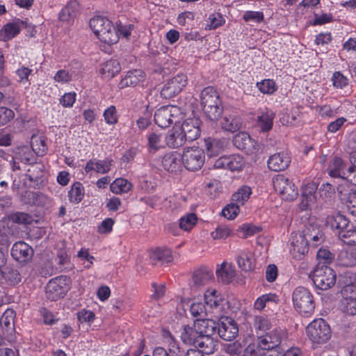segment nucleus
Listing matches in <instances>:
<instances>
[{
  "instance_id": "obj_35",
  "label": "nucleus",
  "mask_w": 356,
  "mask_h": 356,
  "mask_svg": "<svg viewBox=\"0 0 356 356\" xmlns=\"http://www.w3.org/2000/svg\"><path fill=\"white\" fill-rule=\"evenodd\" d=\"M206 149L209 156H216L223 152L227 141L223 138H211L205 140Z\"/></svg>"
},
{
  "instance_id": "obj_18",
  "label": "nucleus",
  "mask_w": 356,
  "mask_h": 356,
  "mask_svg": "<svg viewBox=\"0 0 356 356\" xmlns=\"http://www.w3.org/2000/svg\"><path fill=\"white\" fill-rule=\"evenodd\" d=\"M200 121L197 118H188L179 128L186 141L191 142L196 140L200 135Z\"/></svg>"
},
{
  "instance_id": "obj_20",
  "label": "nucleus",
  "mask_w": 356,
  "mask_h": 356,
  "mask_svg": "<svg viewBox=\"0 0 356 356\" xmlns=\"http://www.w3.org/2000/svg\"><path fill=\"white\" fill-rule=\"evenodd\" d=\"M13 258L19 262L30 261L33 255V248L24 241L15 243L11 249Z\"/></svg>"
},
{
  "instance_id": "obj_26",
  "label": "nucleus",
  "mask_w": 356,
  "mask_h": 356,
  "mask_svg": "<svg viewBox=\"0 0 356 356\" xmlns=\"http://www.w3.org/2000/svg\"><path fill=\"white\" fill-rule=\"evenodd\" d=\"M164 139L165 145L172 149L179 148L186 143L179 128L168 131Z\"/></svg>"
},
{
  "instance_id": "obj_59",
  "label": "nucleus",
  "mask_w": 356,
  "mask_h": 356,
  "mask_svg": "<svg viewBox=\"0 0 356 356\" xmlns=\"http://www.w3.org/2000/svg\"><path fill=\"white\" fill-rule=\"evenodd\" d=\"M317 259L319 261V264L323 263L322 265H326L330 264L334 260V255L328 250L320 249L317 252Z\"/></svg>"
},
{
  "instance_id": "obj_7",
  "label": "nucleus",
  "mask_w": 356,
  "mask_h": 356,
  "mask_svg": "<svg viewBox=\"0 0 356 356\" xmlns=\"http://www.w3.org/2000/svg\"><path fill=\"white\" fill-rule=\"evenodd\" d=\"M273 186L281 197L286 201H293L298 197V189L287 177L278 175L273 178Z\"/></svg>"
},
{
  "instance_id": "obj_34",
  "label": "nucleus",
  "mask_w": 356,
  "mask_h": 356,
  "mask_svg": "<svg viewBox=\"0 0 356 356\" xmlns=\"http://www.w3.org/2000/svg\"><path fill=\"white\" fill-rule=\"evenodd\" d=\"M213 278L212 270L208 267H201L196 270L193 275V282L197 286L209 283Z\"/></svg>"
},
{
  "instance_id": "obj_40",
  "label": "nucleus",
  "mask_w": 356,
  "mask_h": 356,
  "mask_svg": "<svg viewBox=\"0 0 356 356\" xmlns=\"http://www.w3.org/2000/svg\"><path fill=\"white\" fill-rule=\"evenodd\" d=\"M15 312L13 309H7L0 319L2 329L7 333L11 334L14 330Z\"/></svg>"
},
{
  "instance_id": "obj_58",
  "label": "nucleus",
  "mask_w": 356,
  "mask_h": 356,
  "mask_svg": "<svg viewBox=\"0 0 356 356\" xmlns=\"http://www.w3.org/2000/svg\"><path fill=\"white\" fill-rule=\"evenodd\" d=\"M239 207L236 203H231L222 209V215L229 220H232L238 213Z\"/></svg>"
},
{
  "instance_id": "obj_6",
  "label": "nucleus",
  "mask_w": 356,
  "mask_h": 356,
  "mask_svg": "<svg viewBox=\"0 0 356 356\" xmlns=\"http://www.w3.org/2000/svg\"><path fill=\"white\" fill-rule=\"evenodd\" d=\"M312 281L316 288L327 290L335 284L336 274L330 267L318 264L312 273Z\"/></svg>"
},
{
  "instance_id": "obj_54",
  "label": "nucleus",
  "mask_w": 356,
  "mask_h": 356,
  "mask_svg": "<svg viewBox=\"0 0 356 356\" xmlns=\"http://www.w3.org/2000/svg\"><path fill=\"white\" fill-rule=\"evenodd\" d=\"M105 122L108 124H115L118 121V116L115 106H110L104 112Z\"/></svg>"
},
{
  "instance_id": "obj_55",
  "label": "nucleus",
  "mask_w": 356,
  "mask_h": 356,
  "mask_svg": "<svg viewBox=\"0 0 356 356\" xmlns=\"http://www.w3.org/2000/svg\"><path fill=\"white\" fill-rule=\"evenodd\" d=\"M33 149L31 150L29 148L26 147L22 150L21 152H19V159L21 162L32 165L35 163V156L34 155V153L33 152Z\"/></svg>"
},
{
  "instance_id": "obj_41",
  "label": "nucleus",
  "mask_w": 356,
  "mask_h": 356,
  "mask_svg": "<svg viewBox=\"0 0 356 356\" xmlns=\"http://www.w3.org/2000/svg\"><path fill=\"white\" fill-rule=\"evenodd\" d=\"M354 295L343 296L341 300V309L348 315H356V298Z\"/></svg>"
},
{
  "instance_id": "obj_17",
  "label": "nucleus",
  "mask_w": 356,
  "mask_h": 356,
  "mask_svg": "<svg viewBox=\"0 0 356 356\" xmlns=\"http://www.w3.org/2000/svg\"><path fill=\"white\" fill-rule=\"evenodd\" d=\"M309 243L304 235L296 233L292 235L291 239L290 253L296 259H300L309 250Z\"/></svg>"
},
{
  "instance_id": "obj_50",
  "label": "nucleus",
  "mask_w": 356,
  "mask_h": 356,
  "mask_svg": "<svg viewBox=\"0 0 356 356\" xmlns=\"http://www.w3.org/2000/svg\"><path fill=\"white\" fill-rule=\"evenodd\" d=\"M257 87L264 94L272 95L277 90V86L273 79H264L258 82Z\"/></svg>"
},
{
  "instance_id": "obj_16",
  "label": "nucleus",
  "mask_w": 356,
  "mask_h": 356,
  "mask_svg": "<svg viewBox=\"0 0 356 356\" xmlns=\"http://www.w3.org/2000/svg\"><path fill=\"white\" fill-rule=\"evenodd\" d=\"M245 161L239 154L223 156L218 159L214 163L216 168L228 169L231 171H239L245 165Z\"/></svg>"
},
{
  "instance_id": "obj_38",
  "label": "nucleus",
  "mask_w": 356,
  "mask_h": 356,
  "mask_svg": "<svg viewBox=\"0 0 356 356\" xmlns=\"http://www.w3.org/2000/svg\"><path fill=\"white\" fill-rule=\"evenodd\" d=\"M254 257L252 253L248 250H241L237 256V263L243 270L250 271L254 268Z\"/></svg>"
},
{
  "instance_id": "obj_2",
  "label": "nucleus",
  "mask_w": 356,
  "mask_h": 356,
  "mask_svg": "<svg viewBox=\"0 0 356 356\" xmlns=\"http://www.w3.org/2000/svg\"><path fill=\"white\" fill-rule=\"evenodd\" d=\"M90 27L103 42L112 44L118 40V32L113 23L106 17L97 16L90 20Z\"/></svg>"
},
{
  "instance_id": "obj_31",
  "label": "nucleus",
  "mask_w": 356,
  "mask_h": 356,
  "mask_svg": "<svg viewBox=\"0 0 356 356\" xmlns=\"http://www.w3.org/2000/svg\"><path fill=\"white\" fill-rule=\"evenodd\" d=\"M316 188L317 187L314 183H308L302 188L301 202L302 209H307L315 204Z\"/></svg>"
},
{
  "instance_id": "obj_28",
  "label": "nucleus",
  "mask_w": 356,
  "mask_h": 356,
  "mask_svg": "<svg viewBox=\"0 0 356 356\" xmlns=\"http://www.w3.org/2000/svg\"><path fill=\"white\" fill-rule=\"evenodd\" d=\"M339 265L346 267L356 266V247H350L341 250L337 256Z\"/></svg>"
},
{
  "instance_id": "obj_25",
  "label": "nucleus",
  "mask_w": 356,
  "mask_h": 356,
  "mask_svg": "<svg viewBox=\"0 0 356 356\" xmlns=\"http://www.w3.org/2000/svg\"><path fill=\"white\" fill-rule=\"evenodd\" d=\"M181 156L176 152L165 154L162 159V166L166 171L176 172L181 168Z\"/></svg>"
},
{
  "instance_id": "obj_37",
  "label": "nucleus",
  "mask_w": 356,
  "mask_h": 356,
  "mask_svg": "<svg viewBox=\"0 0 356 356\" xmlns=\"http://www.w3.org/2000/svg\"><path fill=\"white\" fill-rule=\"evenodd\" d=\"M342 296L356 295V274L347 272L343 277Z\"/></svg>"
},
{
  "instance_id": "obj_32",
  "label": "nucleus",
  "mask_w": 356,
  "mask_h": 356,
  "mask_svg": "<svg viewBox=\"0 0 356 356\" xmlns=\"http://www.w3.org/2000/svg\"><path fill=\"white\" fill-rule=\"evenodd\" d=\"M165 136L161 133L151 132L147 135V149L149 153L155 154L165 146Z\"/></svg>"
},
{
  "instance_id": "obj_62",
  "label": "nucleus",
  "mask_w": 356,
  "mask_h": 356,
  "mask_svg": "<svg viewBox=\"0 0 356 356\" xmlns=\"http://www.w3.org/2000/svg\"><path fill=\"white\" fill-rule=\"evenodd\" d=\"M231 232L232 230L228 227L220 225L211 232V236L213 239L225 238L230 235Z\"/></svg>"
},
{
  "instance_id": "obj_51",
  "label": "nucleus",
  "mask_w": 356,
  "mask_h": 356,
  "mask_svg": "<svg viewBox=\"0 0 356 356\" xmlns=\"http://www.w3.org/2000/svg\"><path fill=\"white\" fill-rule=\"evenodd\" d=\"M243 350V346L238 341L224 346V350L230 356H240Z\"/></svg>"
},
{
  "instance_id": "obj_64",
  "label": "nucleus",
  "mask_w": 356,
  "mask_h": 356,
  "mask_svg": "<svg viewBox=\"0 0 356 356\" xmlns=\"http://www.w3.org/2000/svg\"><path fill=\"white\" fill-rule=\"evenodd\" d=\"M346 208L351 216L356 217V191L349 194L346 202Z\"/></svg>"
},
{
  "instance_id": "obj_23",
  "label": "nucleus",
  "mask_w": 356,
  "mask_h": 356,
  "mask_svg": "<svg viewBox=\"0 0 356 356\" xmlns=\"http://www.w3.org/2000/svg\"><path fill=\"white\" fill-rule=\"evenodd\" d=\"M197 332V335H212L218 329V325L213 320L197 319L195 321L194 327H188Z\"/></svg>"
},
{
  "instance_id": "obj_1",
  "label": "nucleus",
  "mask_w": 356,
  "mask_h": 356,
  "mask_svg": "<svg viewBox=\"0 0 356 356\" xmlns=\"http://www.w3.org/2000/svg\"><path fill=\"white\" fill-rule=\"evenodd\" d=\"M201 106L211 120H216L222 113V102L218 92L211 86L204 88L201 92Z\"/></svg>"
},
{
  "instance_id": "obj_56",
  "label": "nucleus",
  "mask_w": 356,
  "mask_h": 356,
  "mask_svg": "<svg viewBox=\"0 0 356 356\" xmlns=\"http://www.w3.org/2000/svg\"><path fill=\"white\" fill-rule=\"evenodd\" d=\"M264 348L260 347L259 341L257 344H249L244 350L243 356H264Z\"/></svg>"
},
{
  "instance_id": "obj_60",
  "label": "nucleus",
  "mask_w": 356,
  "mask_h": 356,
  "mask_svg": "<svg viewBox=\"0 0 356 356\" xmlns=\"http://www.w3.org/2000/svg\"><path fill=\"white\" fill-rule=\"evenodd\" d=\"M191 312L193 316H203L210 312L205 305L202 302H193L191 305Z\"/></svg>"
},
{
  "instance_id": "obj_45",
  "label": "nucleus",
  "mask_w": 356,
  "mask_h": 356,
  "mask_svg": "<svg viewBox=\"0 0 356 356\" xmlns=\"http://www.w3.org/2000/svg\"><path fill=\"white\" fill-rule=\"evenodd\" d=\"M280 301L275 293H267L259 297L254 302V309L261 311L269 303L277 304Z\"/></svg>"
},
{
  "instance_id": "obj_52",
  "label": "nucleus",
  "mask_w": 356,
  "mask_h": 356,
  "mask_svg": "<svg viewBox=\"0 0 356 356\" xmlns=\"http://www.w3.org/2000/svg\"><path fill=\"white\" fill-rule=\"evenodd\" d=\"M15 116V112L12 109L6 106H0V127L9 123Z\"/></svg>"
},
{
  "instance_id": "obj_63",
  "label": "nucleus",
  "mask_w": 356,
  "mask_h": 356,
  "mask_svg": "<svg viewBox=\"0 0 356 356\" xmlns=\"http://www.w3.org/2000/svg\"><path fill=\"white\" fill-rule=\"evenodd\" d=\"M73 74L66 70H58L54 76L56 82L67 83L72 79Z\"/></svg>"
},
{
  "instance_id": "obj_33",
  "label": "nucleus",
  "mask_w": 356,
  "mask_h": 356,
  "mask_svg": "<svg viewBox=\"0 0 356 356\" xmlns=\"http://www.w3.org/2000/svg\"><path fill=\"white\" fill-rule=\"evenodd\" d=\"M149 259L153 265H157L171 262L173 257L170 250L157 248L150 252Z\"/></svg>"
},
{
  "instance_id": "obj_19",
  "label": "nucleus",
  "mask_w": 356,
  "mask_h": 356,
  "mask_svg": "<svg viewBox=\"0 0 356 356\" xmlns=\"http://www.w3.org/2000/svg\"><path fill=\"white\" fill-rule=\"evenodd\" d=\"M349 222V220L339 213L330 215L326 218L327 226L335 231L341 239L342 238V232H346L350 226Z\"/></svg>"
},
{
  "instance_id": "obj_12",
  "label": "nucleus",
  "mask_w": 356,
  "mask_h": 356,
  "mask_svg": "<svg viewBox=\"0 0 356 356\" xmlns=\"http://www.w3.org/2000/svg\"><path fill=\"white\" fill-rule=\"evenodd\" d=\"M187 81V76L184 74H179L168 79L161 90V97L170 99L176 96L186 86Z\"/></svg>"
},
{
  "instance_id": "obj_57",
  "label": "nucleus",
  "mask_w": 356,
  "mask_h": 356,
  "mask_svg": "<svg viewBox=\"0 0 356 356\" xmlns=\"http://www.w3.org/2000/svg\"><path fill=\"white\" fill-rule=\"evenodd\" d=\"M332 85L336 88H343L348 83V79L343 76L340 72H335L332 77Z\"/></svg>"
},
{
  "instance_id": "obj_5",
  "label": "nucleus",
  "mask_w": 356,
  "mask_h": 356,
  "mask_svg": "<svg viewBox=\"0 0 356 356\" xmlns=\"http://www.w3.org/2000/svg\"><path fill=\"white\" fill-rule=\"evenodd\" d=\"M306 332L309 339L318 344L327 342L332 334L330 325L323 318L314 320L307 325Z\"/></svg>"
},
{
  "instance_id": "obj_24",
  "label": "nucleus",
  "mask_w": 356,
  "mask_h": 356,
  "mask_svg": "<svg viewBox=\"0 0 356 356\" xmlns=\"http://www.w3.org/2000/svg\"><path fill=\"white\" fill-rule=\"evenodd\" d=\"M290 162L291 159L288 154L277 153L270 156L268 161V166L271 170L278 172L286 169Z\"/></svg>"
},
{
  "instance_id": "obj_14",
  "label": "nucleus",
  "mask_w": 356,
  "mask_h": 356,
  "mask_svg": "<svg viewBox=\"0 0 356 356\" xmlns=\"http://www.w3.org/2000/svg\"><path fill=\"white\" fill-rule=\"evenodd\" d=\"M284 334L282 330L275 327L266 332L264 334L258 337L257 341L260 347H262L264 350H273L279 348V345Z\"/></svg>"
},
{
  "instance_id": "obj_30",
  "label": "nucleus",
  "mask_w": 356,
  "mask_h": 356,
  "mask_svg": "<svg viewBox=\"0 0 356 356\" xmlns=\"http://www.w3.org/2000/svg\"><path fill=\"white\" fill-rule=\"evenodd\" d=\"M121 70L120 63L117 60L111 59L103 63L99 67V74L104 79H111Z\"/></svg>"
},
{
  "instance_id": "obj_15",
  "label": "nucleus",
  "mask_w": 356,
  "mask_h": 356,
  "mask_svg": "<svg viewBox=\"0 0 356 356\" xmlns=\"http://www.w3.org/2000/svg\"><path fill=\"white\" fill-rule=\"evenodd\" d=\"M205 305L213 316L218 318L222 315L225 300L216 290H207L204 293Z\"/></svg>"
},
{
  "instance_id": "obj_11",
  "label": "nucleus",
  "mask_w": 356,
  "mask_h": 356,
  "mask_svg": "<svg viewBox=\"0 0 356 356\" xmlns=\"http://www.w3.org/2000/svg\"><path fill=\"white\" fill-rule=\"evenodd\" d=\"M204 152L196 148L186 149L181 156V162L184 167L191 171L200 170L204 163Z\"/></svg>"
},
{
  "instance_id": "obj_46",
  "label": "nucleus",
  "mask_w": 356,
  "mask_h": 356,
  "mask_svg": "<svg viewBox=\"0 0 356 356\" xmlns=\"http://www.w3.org/2000/svg\"><path fill=\"white\" fill-rule=\"evenodd\" d=\"M131 188L132 184L123 178L116 179L110 186L111 191L115 194L127 193Z\"/></svg>"
},
{
  "instance_id": "obj_48",
  "label": "nucleus",
  "mask_w": 356,
  "mask_h": 356,
  "mask_svg": "<svg viewBox=\"0 0 356 356\" xmlns=\"http://www.w3.org/2000/svg\"><path fill=\"white\" fill-rule=\"evenodd\" d=\"M233 143L238 149H247L251 143V138L248 134L240 132L234 137Z\"/></svg>"
},
{
  "instance_id": "obj_49",
  "label": "nucleus",
  "mask_w": 356,
  "mask_h": 356,
  "mask_svg": "<svg viewBox=\"0 0 356 356\" xmlns=\"http://www.w3.org/2000/svg\"><path fill=\"white\" fill-rule=\"evenodd\" d=\"M197 220L196 214L187 213L180 218L179 228L184 231H190L196 225Z\"/></svg>"
},
{
  "instance_id": "obj_8",
  "label": "nucleus",
  "mask_w": 356,
  "mask_h": 356,
  "mask_svg": "<svg viewBox=\"0 0 356 356\" xmlns=\"http://www.w3.org/2000/svg\"><path fill=\"white\" fill-rule=\"evenodd\" d=\"M328 174L332 177H341L346 179L356 186V175L352 177L354 172V166L346 168V164L340 157H334L330 163L327 168Z\"/></svg>"
},
{
  "instance_id": "obj_36",
  "label": "nucleus",
  "mask_w": 356,
  "mask_h": 356,
  "mask_svg": "<svg viewBox=\"0 0 356 356\" xmlns=\"http://www.w3.org/2000/svg\"><path fill=\"white\" fill-rule=\"evenodd\" d=\"M0 275L6 284L10 286H15L22 281V276L17 268L6 267L0 271Z\"/></svg>"
},
{
  "instance_id": "obj_21",
  "label": "nucleus",
  "mask_w": 356,
  "mask_h": 356,
  "mask_svg": "<svg viewBox=\"0 0 356 356\" xmlns=\"http://www.w3.org/2000/svg\"><path fill=\"white\" fill-rule=\"evenodd\" d=\"M145 80V73L143 70L136 69L127 72L118 84L120 89L127 87H136L142 83Z\"/></svg>"
},
{
  "instance_id": "obj_44",
  "label": "nucleus",
  "mask_w": 356,
  "mask_h": 356,
  "mask_svg": "<svg viewBox=\"0 0 356 356\" xmlns=\"http://www.w3.org/2000/svg\"><path fill=\"white\" fill-rule=\"evenodd\" d=\"M252 194L251 188L248 186H243L232 195V201L237 205L242 206L248 201Z\"/></svg>"
},
{
  "instance_id": "obj_22",
  "label": "nucleus",
  "mask_w": 356,
  "mask_h": 356,
  "mask_svg": "<svg viewBox=\"0 0 356 356\" xmlns=\"http://www.w3.org/2000/svg\"><path fill=\"white\" fill-rule=\"evenodd\" d=\"M26 26V22L19 19H16L13 22L5 24L1 31V38L3 41H8L17 35L22 29Z\"/></svg>"
},
{
  "instance_id": "obj_4",
  "label": "nucleus",
  "mask_w": 356,
  "mask_h": 356,
  "mask_svg": "<svg viewBox=\"0 0 356 356\" xmlns=\"http://www.w3.org/2000/svg\"><path fill=\"white\" fill-rule=\"evenodd\" d=\"M292 300L295 309L301 315L307 316L314 312L315 308L314 297L307 288L302 286L296 288L293 292Z\"/></svg>"
},
{
  "instance_id": "obj_10",
  "label": "nucleus",
  "mask_w": 356,
  "mask_h": 356,
  "mask_svg": "<svg viewBox=\"0 0 356 356\" xmlns=\"http://www.w3.org/2000/svg\"><path fill=\"white\" fill-rule=\"evenodd\" d=\"M179 109L175 106H162L154 113L155 123L161 128L168 127L173 122H177L180 115Z\"/></svg>"
},
{
  "instance_id": "obj_61",
  "label": "nucleus",
  "mask_w": 356,
  "mask_h": 356,
  "mask_svg": "<svg viewBox=\"0 0 356 356\" xmlns=\"http://www.w3.org/2000/svg\"><path fill=\"white\" fill-rule=\"evenodd\" d=\"M319 194L323 199L330 198L335 194V188L330 183L323 184L319 188Z\"/></svg>"
},
{
  "instance_id": "obj_47",
  "label": "nucleus",
  "mask_w": 356,
  "mask_h": 356,
  "mask_svg": "<svg viewBox=\"0 0 356 356\" xmlns=\"http://www.w3.org/2000/svg\"><path fill=\"white\" fill-rule=\"evenodd\" d=\"M78 3L76 1L68 3L59 13L58 19L62 22H69L75 15V10Z\"/></svg>"
},
{
  "instance_id": "obj_3",
  "label": "nucleus",
  "mask_w": 356,
  "mask_h": 356,
  "mask_svg": "<svg viewBox=\"0 0 356 356\" xmlns=\"http://www.w3.org/2000/svg\"><path fill=\"white\" fill-rule=\"evenodd\" d=\"M212 335H197L195 331L191 328H185L181 334L183 341L188 344H193L198 348V350L203 354L210 355L214 353L218 346V341Z\"/></svg>"
},
{
  "instance_id": "obj_39",
  "label": "nucleus",
  "mask_w": 356,
  "mask_h": 356,
  "mask_svg": "<svg viewBox=\"0 0 356 356\" xmlns=\"http://www.w3.org/2000/svg\"><path fill=\"white\" fill-rule=\"evenodd\" d=\"M274 118L275 113L270 110H267L258 115L257 124L262 131H268L272 129Z\"/></svg>"
},
{
  "instance_id": "obj_29",
  "label": "nucleus",
  "mask_w": 356,
  "mask_h": 356,
  "mask_svg": "<svg viewBox=\"0 0 356 356\" xmlns=\"http://www.w3.org/2000/svg\"><path fill=\"white\" fill-rule=\"evenodd\" d=\"M112 163L113 160L108 158L104 160H90L86 165L85 171L89 172L94 170L98 173L105 174L110 171Z\"/></svg>"
},
{
  "instance_id": "obj_27",
  "label": "nucleus",
  "mask_w": 356,
  "mask_h": 356,
  "mask_svg": "<svg viewBox=\"0 0 356 356\" xmlns=\"http://www.w3.org/2000/svg\"><path fill=\"white\" fill-rule=\"evenodd\" d=\"M221 127L226 131L234 133L240 130L242 125L241 118L235 114H225L220 122Z\"/></svg>"
},
{
  "instance_id": "obj_13",
  "label": "nucleus",
  "mask_w": 356,
  "mask_h": 356,
  "mask_svg": "<svg viewBox=\"0 0 356 356\" xmlns=\"http://www.w3.org/2000/svg\"><path fill=\"white\" fill-rule=\"evenodd\" d=\"M220 323L218 324V333L220 338L225 341H232L238 334V327L236 321L228 316L218 317Z\"/></svg>"
},
{
  "instance_id": "obj_9",
  "label": "nucleus",
  "mask_w": 356,
  "mask_h": 356,
  "mask_svg": "<svg viewBox=\"0 0 356 356\" xmlns=\"http://www.w3.org/2000/svg\"><path fill=\"white\" fill-rule=\"evenodd\" d=\"M68 279L65 276H58L51 280L45 290V295L47 299L51 301H56L57 300L64 297L69 290Z\"/></svg>"
},
{
  "instance_id": "obj_53",
  "label": "nucleus",
  "mask_w": 356,
  "mask_h": 356,
  "mask_svg": "<svg viewBox=\"0 0 356 356\" xmlns=\"http://www.w3.org/2000/svg\"><path fill=\"white\" fill-rule=\"evenodd\" d=\"M254 326L257 331L266 332L270 330L271 324L268 318L264 316H256L254 318Z\"/></svg>"
},
{
  "instance_id": "obj_43",
  "label": "nucleus",
  "mask_w": 356,
  "mask_h": 356,
  "mask_svg": "<svg viewBox=\"0 0 356 356\" xmlns=\"http://www.w3.org/2000/svg\"><path fill=\"white\" fill-rule=\"evenodd\" d=\"M216 275L218 280L225 284L229 283L234 277V271L231 266L224 262L219 268L216 269Z\"/></svg>"
},
{
  "instance_id": "obj_42",
  "label": "nucleus",
  "mask_w": 356,
  "mask_h": 356,
  "mask_svg": "<svg viewBox=\"0 0 356 356\" xmlns=\"http://www.w3.org/2000/svg\"><path fill=\"white\" fill-rule=\"evenodd\" d=\"M85 195L84 187L80 182H75L68 193L69 200L73 204L79 203Z\"/></svg>"
}]
</instances>
